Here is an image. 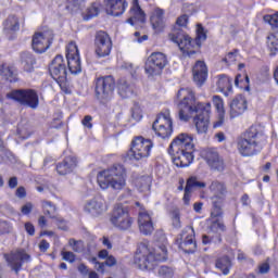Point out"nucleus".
I'll return each mask as SVG.
<instances>
[{"label":"nucleus","instance_id":"f257e3e1","mask_svg":"<svg viewBox=\"0 0 278 278\" xmlns=\"http://www.w3.org/2000/svg\"><path fill=\"white\" fill-rule=\"evenodd\" d=\"M175 101H179L178 119L182 123H188L192 115L195 114L193 123L198 134H207L212 104L197 101V96L190 88H180L176 93Z\"/></svg>","mask_w":278,"mask_h":278},{"label":"nucleus","instance_id":"f03ea898","mask_svg":"<svg viewBox=\"0 0 278 278\" xmlns=\"http://www.w3.org/2000/svg\"><path fill=\"white\" fill-rule=\"evenodd\" d=\"M266 140L264 128L260 125H252L237 139V149L242 157H252V155L262 153Z\"/></svg>","mask_w":278,"mask_h":278},{"label":"nucleus","instance_id":"7ed1b4c3","mask_svg":"<svg viewBox=\"0 0 278 278\" xmlns=\"http://www.w3.org/2000/svg\"><path fill=\"white\" fill-rule=\"evenodd\" d=\"M168 250L162 244L152 252L147 243H140L135 254V264L140 270H155L157 262H166Z\"/></svg>","mask_w":278,"mask_h":278},{"label":"nucleus","instance_id":"20e7f679","mask_svg":"<svg viewBox=\"0 0 278 278\" xmlns=\"http://www.w3.org/2000/svg\"><path fill=\"white\" fill-rule=\"evenodd\" d=\"M197 37L192 39L188 36L184 30H174L172 36V42L178 45L182 55H188V58H192L195 53L201 51V41L207 40V34L205 33V28L202 24L197 25Z\"/></svg>","mask_w":278,"mask_h":278},{"label":"nucleus","instance_id":"39448f33","mask_svg":"<svg viewBox=\"0 0 278 278\" xmlns=\"http://www.w3.org/2000/svg\"><path fill=\"white\" fill-rule=\"evenodd\" d=\"M98 185L102 190H123L127 186V169L123 164H114L108 169L101 170L97 176Z\"/></svg>","mask_w":278,"mask_h":278},{"label":"nucleus","instance_id":"423d86ee","mask_svg":"<svg viewBox=\"0 0 278 278\" xmlns=\"http://www.w3.org/2000/svg\"><path fill=\"white\" fill-rule=\"evenodd\" d=\"M94 99L100 105H108L114 99L116 90V79L112 75H105L94 78L92 83Z\"/></svg>","mask_w":278,"mask_h":278},{"label":"nucleus","instance_id":"0eeeda50","mask_svg":"<svg viewBox=\"0 0 278 278\" xmlns=\"http://www.w3.org/2000/svg\"><path fill=\"white\" fill-rule=\"evenodd\" d=\"M7 99L30 110H38L40 105V98L36 89H13L7 93Z\"/></svg>","mask_w":278,"mask_h":278},{"label":"nucleus","instance_id":"6e6552de","mask_svg":"<svg viewBox=\"0 0 278 278\" xmlns=\"http://www.w3.org/2000/svg\"><path fill=\"white\" fill-rule=\"evenodd\" d=\"M153 149V141L142 136H137L131 140L130 149L127 152V157L130 160H144L151 155Z\"/></svg>","mask_w":278,"mask_h":278},{"label":"nucleus","instance_id":"1a4fd4ad","mask_svg":"<svg viewBox=\"0 0 278 278\" xmlns=\"http://www.w3.org/2000/svg\"><path fill=\"white\" fill-rule=\"evenodd\" d=\"M166 66H168V56L164 52H152L144 63V73L149 79H153L160 77Z\"/></svg>","mask_w":278,"mask_h":278},{"label":"nucleus","instance_id":"9d476101","mask_svg":"<svg viewBox=\"0 0 278 278\" xmlns=\"http://www.w3.org/2000/svg\"><path fill=\"white\" fill-rule=\"evenodd\" d=\"M208 189L211 192H214V195L211 198L213 203L211 216L213 218H220L223 216V205L225 199H227V186L225 182L214 180L211 182Z\"/></svg>","mask_w":278,"mask_h":278},{"label":"nucleus","instance_id":"9b49d317","mask_svg":"<svg viewBox=\"0 0 278 278\" xmlns=\"http://www.w3.org/2000/svg\"><path fill=\"white\" fill-rule=\"evenodd\" d=\"M49 75L56 81L62 90L66 86L68 70L66 68V61L62 54H58L48 66Z\"/></svg>","mask_w":278,"mask_h":278},{"label":"nucleus","instance_id":"f8f14e48","mask_svg":"<svg viewBox=\"0 0 278 278\" xmlns=\"http://www.w3.org/2000/svg\"><path fill=\"white\" fill-rule=\"evenodd\" d=\"M7 264L15 275H18L23 270V264H29L31 262V255H29L25 250H16L10 254H4Z\"/></svg>","mask_w":278,"mask_h":278},{"label":"nucleus","instance_id":"ddd939ff","mask_svg":"<svg viewBox=\"0 0 278 278\" xmlns=\"http://www.w3.org/2000/svg\"><path fill=\"white\" fill-rule=\"evenodd\" d=\"M152 129L163 140L173 136V119L170 115L159 114L152 124Z\"/></svg>","mask_w":278,"mask_h":278},{"label":"nucleus","instance_id":"4468645a","mask_svg":"<svg viewBox=\"0 0 278 278\" xmlns=\"http://www.w3.org/2000/svg\"><path fill=\"white\" fill-rule=\"evenodd\" d=\"M53 30L35 33L31 40V47L35 53H46L51 45H53Z\"/></svg>","mask_w":278,"mask_h":278},{"label":"nucleus","instance_id":"2eb2a0df","mask_svg":"<svg viewBox=\"0 0 278 278\" xmlns=\"http://www.w3.org/2000/svg\"><path fill=\"white\" fill-rule=\"evenodd\" d=\"M96 55L108 58L112 53V38L104 30H98L94 36Z\"/></svg>","mask_w":278,"mask_h":278},{"label":"nucleus","instance_id":"dca6fc26","mask_svg":"<svg viewBox=\"0 0 278 278\" xmlns=\"http://www.w3.org/2000/svg\"><path fill=\"white\" fill-rule=\"evenodd\" d=\"M172 155V160L178 168H186L194 162V149L191 150H179V148H176L169 153Z\"/></svg>","mask_w":278,"mask_h":278},{"label":"nucleus","instance_id":"f3484780","mask_svg":"<svg viewBox=\"0 0 278 278\" xmlns=\"http://www.w3.org/2000/svg\"><path fill=\"white\" fill-rule=\"evenodd\" d=\"M66 62L72 75L81 73V59L79 58V48L76 45H70L66 49Z\"/></svg>","mask_w":278,"mask_h":278},{"label":"nucleus","instance_id":"a211bd4d","mask_svg":"<svg viewBox=\"0 0 278 278\" xmlns=\"http://www.w3.org/2000/svg\"><path fill=\"white\" fill-rule=\"evenodd\" d=\"M175 149H179V151H184V149L188 151H192V149H194V137L186 132L178 135L170 142L167 151L168 153H173Z\"/></svg>","mask_w":278,"mask_h":278},{"label":"nucleus","instance_id":"6ab92c4d","mask_svg":"<svg viewBox=\"0 0 278 278\" xmlns=\"http://www.w3.org/2000/svg\"><path fill=\"white\" fill-rule=\"evenodd\" d=\"M204 160L211 170H217V173H223V170H225V160L220 156L218 151L212 149L207 150Z\"/></svg>","mask_w":278,"mask_h":278},{"label":"nucleus","instance_id":"aec40b11","mask_svg":"<svg viewBox=\"0 0 278 278\" xmlns=\"http://www.w3.org/2000/svg\"><path fill=\"white\" fill-rule=\"evenodd\" d=\"M105 12L110 16H123L127 10V0H104Z\"/></svg>","mask_w":278,"mask_h":278},{"label":"nucleus","instance_id":"412c9836","mask_svg":"<svg viewBox=\"0 0 278 278\" xmlns=\"http://www.w3.org/2000/svg\"><path fill=\"white\" fill-rule=\"evenodd\" d=\"M229 108L230 118H238V116H242V114H244V112L248 110L247 98H244L242 94H238L230 101Z\"/></svg>","mask_w":278,"mask_h":278},{"label":"nucleus","instance_id":"4be33fe9","mask_svg":"<svg viewBox=\"0 0 278 278\" xmlns=\"http://www.w3.org/2000/svg\"><path fill=\"white\" fill-rule=\"evenodd\" d=\"M75 168H77V156L75 155L65 156L62 162L56 164V173L62 176L71 175Z\"/></svg>","mask_w":278,"mask_h":278},{"label":"nucleus","instance_id":"5701e85b","mask_svg":"<svg viewBox=\"0 0 278 278\" xmlns=\"http://www.w3.org/2000/svg\"><path fill=\"white\" fill-rule=\"evenodd\" d=\"M193 81L197 86H203L207 81V65L203 61H197L193 68Z\"/></svg>","mask_w":278,"mask_h":278},{"label":"nucleus","instance_id":"b1692460","mask_svg":"<svg viewBox=\"0 0 278 278\" xmlns=\"http://www.w3.org/2000/svg\"><path fill=\"white\" fill-rule=\"evenodd\" d=\"M189 233L186 236V238L179 242L178 247L184 251V253H187L188 255H192V253H197V240H194V228H188Z\"/></svg>","mask_w":278,"mask_h":278},{"label":"nucleus","instance_id":"393cba45","mask_svg":"<svg viewBox=\"0 0 278 278\" xmlns=\"http://www.w3.org/2000/svg\"><path fill=\"white\" fill-rule=\"evenodd\" d=\"M84 210L87 214H90V216L97 217L105 212V205L103 204V200L93 198L85 204Z\"/></svg>","mask_w":278,"mask_h":278},{"label":"nucleus","instance_id":"a878e982","mask_svg":"<svg viewBox=\"0 0 278 278\" xmlns=\"http://www.w3.org/2000/svg\"><path fill=\"white\" fill-rule=\"evenodd\" d=\"M20 63L25 73H34L37 64L36 56L29 51L22 52L20 54Z\"/></svg>","mask_w":278,"mask_h":278},{"label":"nucleus","instance_id":"bb28decb","mask_svg":"<svg viewBox=\"0 0 278 278\" xmlns=\"http://www.w3.org/2000/svg\"><path fill=\"white\" fill-rule=\"evenodd\" d=\"M135 90L136 88L127 78H119L117 80V92L122 99H130V97H134Z\"/></svg>","mask_w":278,"mask_h":278},{"label":"nucleus","instance_id":"cd10ccee","mask_svg":"<svg viewBox=\"0 0 278 278\" xmlns=\"http://www.w3.org/2000/svg\"><path fill=\"white\" fill-rule=\"evenodd\" d=\"M215 268L220 270L222 275L227 276L231 273V268H233V262L229 255L224 254L215 260Z\"/></svg>","mask_w":278,"mask_h":278},{"label":"nucleus","instance_id":"c85d7f7f","mask_svg":"<svg viewBox=\"0 0 278 278\" xmlns=\"http://www.w3.org/2000/svg\"><path fill=\"white\" fill-rule=\"evenodd\" d=\"M139 229L143 236H151L153 233V222L151 220V216L147 213H140L139 218Z\"/></svg>","mask_w":278,"mask_h":278},{"label":"nucleus","instance_id":"c756f323","mask_svg":"<svg viewBox=\"0 0 278 278\" xmlns=\"http://www.w3.org/2000/svg\"><path fill=\"white\" fill-rule=\"evenodd\" d=\"M128 214H129V208L124 207L123 205L115 206L110 218L112 226L117 227L118 224L123 219H125Z\"/></svg>","mask_w":278,"mask_h":278},{"label":"nucleus","instance_id":"7c9ffc66","mask_svg":"<svg viewBox=\"0 0 278 278\" xmlns=\"http://www.w3.org/2000/svg\"><path fill=\"white\" fill-rule=\"evenodd\" d=\"M2 25L5 34H12L21 29V22H18V17L16 15H9Z\"/></svg>","mask_w":278,"mask_h":278},{"label":"nucleus","instance_id":"2f4dec72","mask_svg":"<svg viewBox=\"0 0 278 278\" xmlns=\"http://www.w3.org/2000/svg\"><path fill=\"white\" fill-rule=\"evenodd\" d=\"M101 12V3L93 2L89 8H87L86 12L83 13V21H92L96 16H99Z\"/></svg>","mask_w":278,"mask_h":278},{"label":"nucleus","instance_id":"473e14b6","mask_svg":"<svg viewBox=\"0 0 278 278\" xmlns=\"http://www.w3.org/2000/svg\"><path fill=\"white\" fill-rule=\"evenodd\" d=\"M0 77H3L5 81H10V84H16L18 81V74L11 66L2 67L0 70Z\"/></svg>","mask_w":278,"mask_h":278},{"label":"nucleus","instance_id":"72a5a7b5","mask_svg":"<svg viewBox=\"0 0 278 278\" xmlns=\"http://www.w3.org/2000/svg\"><path fill=\"white\" fill-rule=\"evenodd\" d=\"M207 185L204 181H199V178L197 176H190L187 179L185 190H189V192H192V190L199 188L200 190L205 188Z\"/></svg>","mask_w":278,"mask_h":278},{"label":"nucleus","instance_id":"f704fd0d","mask_svg":"<svg viewBox=\"0 0 278 278\" xmlns=\"http://www.w3.org/2000/svg\"><path fill=\"white\" fill-rule=\"evenodd\" d=\"M250 81L251 79L249 78V75L244 74L243 76L242 74H237L235 78V86L249 92V90H251V87L249 86Z\"/></svg>","mask_w":278,"mask_h":278},{"label":"nucleus","instance_id":"c9c22d12","mask_svg":"<svg viewBox=\"0 0 278 278\" xmlns=\"http://www.w3.org/2000/svg\"><path fill=\"white\" fill-rule=\"evenodd\" d=\"M267 47L270 51V55L275 56L278 53V39L275 35L267 36Z\"/></svg>","mask_w":278,"mask_h":278},{"label":"nucleus","instance_id":"e433bc0d","mask_svg":"<svg viewBox=\"0 0 278 278\" xmlns=\"http://www.w3.org/2000/svg\"><path fill=\"white\" fill-rule=\"evenodd\" d=\"M151 177L150 176H141L137 179V187L141 192L146 190H151Z\"/></svg>","mask_w":278,"mask_h":278},{"label":"nucleus","instance_id":"4c0bfd02","mask_svg":"<svg viewBox=\"0 0 278 278\" xmlns=\"http://www.w3.org/2000/svg\"><path fill=\"white\" fill-rule=\"evenodd\" d=\"M86 3V0H67L66 10L72 14L75 12H79L81 10V5Z\"/></svg>","mask_w":278,"mask_h":278},{"label":"nucleus","instance_id":"58836bf2","mask_svg":"<svg viewBox=\"0 0 278 278\" xmlns=\"http://www.w3.org/2000/svg\"><path fill=\"white\" fill-rule=\"evenodd\" d=\"M134 225V217L127 214L126 218H124L122 222L117 224L116 229H119L121 231H127V229H131V226Z\"/></svg>","mask_w":278,"mask_h":278},{"label":"nucleus","instance_id":"ea45409f","mask_svg":"<svg viewBox=\"0 0 278 278\" xmlns=\"http://www.w3.org/2000/svg\"><path fill=\"white\" fill-rule=\"evenodd\" d=\"M157 277L173 278V277H175V270L173 269V267L163 265V266L159 267V269H157Z\"/></svg>","mask_w":278,"mask_h":278},{"label":"nucleus","instance_id":"a19ab883","mask_svg":"<svg viewBox=\"0 0 278 278\" xmlns=\"http://www.w3.org/2000/svg\"><path fill=\"white\" fill-rule=\"evenodd\" d=\"M263 21L271 26V29L278 34V12L271 15H264Z\"/></svg>","mask_w":278,"mask_h":278},{"label":"nucleus","instance_id":"79ce46f5","mask_svg":"<svg viewBox=\"0 0 278 278\" xmlns=\"http://www.w3.org/2000/svg\"><path fill=\"white\" fill-rule=\"evenodd\" d=\"M55 204H53V202L51 201H46L43 202V214L46 216H49V218H51L52 220H54V218H56L58 216L53 215V212H55Z\"/></svg>","mask_w":278,"mask_h":278},{"label":"nucleus","instance_id":"37998d69","mask_svg":"<svg viewBox=\"0 0 278 278\" xmlns=\"http://www.w3.org/2000/svg\"><path fill=\"white\" fill-rule=\"evenodd\" d=\"M172 214V225L174 229H181V213L179 208L173 210Z\"/></svg>","mask_w":278,"mask_h":278},{"label":"nucleus","instance_id":"c03bdc74","mask_svg":"<svg viewBox=\"0 0 278 278\" xmlns=\"http://www.w3.org/2000/svg\"><path fill=\"white\" fill-rule=\"evenodd\" d=\"M213 103H214L217 112L219 113V115L225 114V104H224L223 98H220V96H214Z\"/></svg>","mask_w":278,"mask_h":278},{"label":"nucleus","instance_id":"a18cd8bd","mask_svg":"<svg viewBox=\"0 0 278 278\" xmlns=\"http://www.w3.org/2000/svg\"><path fill=\"white\" fill-rule=\"evenodd\" d=\"M130 12H132L135 16H139V18H144L146 16L144 11H142V8H140V4L138 3V0H134V5L130 9Z\"/></svg>","mask_w":278,"mask_h":278},{"label":"nucleus","instance_id":"49530a36","mask_svg":"<svg viewBox=\"0 0 278 278\" xmlns=\"http://www.w3.org/2000/svg\"><path fill=\"white\" fill-rule=\"evenodd\" d=\"M150 23L153 29H156L157 31H162V29H164V18L151 17Z\"/></svg>","mask_w":278,"mask_h":278},{"label":"nucleus","instance_id":"de8ad7c7","mask_svg":"<svg viewBox=\"0 0 278 278\" xmlns=\"http://www.w3.org/2000/svg\"><path fill=\"white\" fill-rule=\"evenodd\" d=\"M24 228L28 236H36V227L34 226V224H31V222H26L24 224Z\"/></svg>","mask_w":278,"mask_h":278},{"label":"nucleus","instance_id":"09e8293b","mask_svg":"<svg viewBox=\"0 0 278 278\" xmlns=\"http://www.w3.org/2000/svg\"><path fill=\"white\" fill-rule=\"evenodd\" d=\"M62 255L65 262H70V264L75 263V260H76L75 253L67 251V252H62Z\"/></svg>","mask_w":278,"mask_h":278},{"label":"nucleus","instance_id":"8fccbe9b","mask_svg":"<svg viewBox=\"0 0 278 278\" xmlns=\"http://www.w3.org/2000/svg\"><path fill=\"white\" fill-rule=\"evenodd\" d=\"M31 210H34V204L31 202H27L22 206L21 212L24 216H29V214H31Z\"/></svg>","mask_w":278,"mask_h":278},{"label":"nucleus","instance_id":"3c124183","mask_svg":"<svg viewBox=\"0 0 278 278\" xmlns=\"http://www.w3.org/2000/svg\"><path fill=\"white\" fill-rule=\"evenodd\" d=\"M54 220L56 222L58 228L62 231H66L68 229V226L66 225V219L62 217H55Z\"/></svg>","mask_w":278,"mask_h":278},{"label":"nucleus","instance_id":"603ef678","mask_svg":"<svg viewBox=\"0 0 278 278\" xmlns=\"http://www.w3.org/2000/svg\"><path fill=\"white\" fill-rule=\"evenodd\" d=\"M258 273L260 275H268L270 273V264L268 262H265L258 266Z\"/></svg>","mask_w":278,"mask_h":278},{"label":"nucleus","instance_id":"864d4df0","mask_svg":"<svg viewBox=\"0 0 278 278\" xmlns=\"http://www.w3.org/2000/svg\"><path fill=\"white\" fill-rule=\"evenodd\" d=\"M81 125L86 127L87 129H92V117L91 115H85Z\"/></svg>","mask_w":278,"mask_h":278},{"label":"nucleus","instance_id":"5fc2aeb1","mask_svg":"<svg viewBox=\"0 0 278 278\" xmlns=\"http://www.w3.org/2000/svg\"><path fill=\"white\" fill-rule=\"evenodd\" d=\"M4 233H10V224L5 220L0 222V236Z\"/></svg>","mask_w":278,"mask_h":278},{"label":"nucleus","instance_id":"6e6d98bb","mask_svg":"<svg viewBox=\"0 0 278 278\" xmlns=\"http://www.w3.org/2000/svg\"><path fill=\"white\" fill-rule=\"evenodd\" d=\"M188 21H189L188 15L184 14V15H181V16H179V17L177 18L176 24H177L179 27H187Z\"/></svg>","mask_w":278,"mask_h":278},{"label":"nucleus","instance_id":"4d7b16f0","mask_svg":"<svg viewBox=\"0 0 278 278\" xmlns=\"http://www.w3.org/2000/svg\"><path fill=\"white\" fill-rule=\"evenodd\" d=\"M8 187L10 188V190H14L15 188L18 187V177L16 176H12L9 178L8 181Z\"/></svg>","mask_w":278,"mask_h":278},{"label":"nucleus","instance_id":"13d9d810","mask_svg":"<svg viewBox=\"0 0 278 278\" xmlns=\"http://www.w3.org/2000/svg\"><path fill=\"white\" fill-rule=\"evenodd\" d=\"M92 263L96 264V268L98 270V273H105V262H99L97 261V257L92 258Z\"/></svg>","mask_w":278,"mask_h":278},{"label":"nucleus","instance_id":"bf43d9fd","mask_svg":"<svg viewBox=\"0 0 278 278\" xmlns=\"http://www.w3.org/2000/svg\"><path fill=\"white\" fill-rule=\"evenodd\" d=\"M15 197L17 199H25V197H27V190L25 189V187L21 186L15 190Z\"/></svg>","mask_w":278,"mask_h":278},{"label":"nucleus","instance_id":"052dcab7","mask_svg":"<svg viewBox=\"0 0 278 278\" xmlns=\"http://www.w3.org/2000/svg\"><path fill=\"white\" fill-rule=\"evenodd\" d=\"M236 53H238V50H235L233 52H228L226 58L223 59V62H226V64H229V62H236Z\"/></svg>","mask_w":278,"mask_h":278},{"label":"nucleus","instance_id":"680f3d73","mask_svg":"<svg viewBox=\"0 0 278 278\" xmlns=\"http://www.w3.org/2000/svg\"><path fill=\"white\" fill-rule=\"evenodd\" d=\"M190 199H192V191L185 189L182 201L185 205H190Z\"/></svg>","mask_w":278,"mask_h":278},{"label":"nucleus","instance_id":"e2e57ef3","mask_svg":"<svg viewBox=\"0 0 278 278\" xmlns=\"http://www.w3.org/2000/svg\"><path fill=\"white\" fill-rule=\"evenodd\" d=\"M104 264L109 268H112V266H116V257H114V255H110L108 258H105Z\"/></svg>","mask_w":278,"mask_h":278},{"label":"nucleus","instance_id":"0e129e2a","mask_svg":"<svg viewBox=\"0 0 278 278\" xmlns=\"http://www.w3.org/2000/svg\"><path fill=\"white\" fill-rule=\"evenodd\" d=\"M131 117L134 118V121H141L142 119V114H140V110L139 109H131Z\"/></svg>","mask_w":278,"mask_h":278},{"label":"nucleus","instance_id":"69168bd1","mask_svg":"<svg viewBox=\"0 0 278 278\" xmlns=\"http://www.w3.org/2000/svg\"><path fill=\"white\" fill-rule=\"evenodd\" d=\"M151 18H164V10L161 8H156Z\"/></svg>","mask_w":278,"mask_h":278},{"label":"nucleus","instance_id":"338daca9","mask_svg":"<svg viewBox=\"0 0 278 278\" xmlns=\"http://www.w3.org/2000/svg\"><path fill=\"white\" fill-rule=\"evenodd\" d=\"M49 247L50 244L48 243L47 240H41L40 243H39V250L42 252V253H46V251H49Z\"/></svg>","mask_w":278,"mask_h":278},{"label":"nucleus","instance_id":"774afa93","mask_svg":"<svg viewBox=\"0 0 278 278\" xmlns=\"http://www.w3.org/2000/svg\"><path fill=\"white\" fill-rule=\"evenodd\" d=\"M210 231H212L213 233H216V231H218V219H215L211 223V225L208 226Z\"/></svg>","mask_w":278,"mask_h":278}]
</instances>
